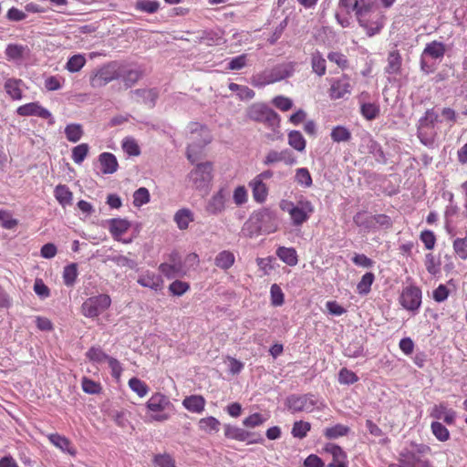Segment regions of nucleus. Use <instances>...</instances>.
<instances>
[{
	"label": "nucleus",
	"mask_w": 467,
	"mask_h": 467,
	"mask_svg": "<svg viewBox=\"0 0 467 467\" xmlns=\"http://www.w3.org/2000/svg\"><path fill=\"white\" fill-rule=\"evenodd\" d=\"M271 303L275 306H280L284 304V293L280 286L276 284L272 285L270 289Z\"/></svg>",
	"instance_id": "nucleus-59"
},
{
	"label": "nucleus",
	"mask_w": 467,
	"mask_h": 467,
	"mask_svg": "<svg viewBox=\"0 0 467 467\" xmlns=\"http://www.w3.org/2000/svg\"><path fill=\"white\" fill-rule=\"evenodd\" d=\"M182 405L191 412L201 413L204 410L205 400L201 395H192L183 400Z\"/></svg>",
	"instance_id": "nucleus-26"
},
{
	"label": "nucleus",
	"mask_w": 467,
	"mask_h": 467,
	"mask_svg": "<svg viewBox=\"0 0 467 467\" xmlns=\"http://www.w3.org/2000/svg\"><path fill=\"white\" fill-rule=\"evenodd\" d=\"M16 112L19 116L28 117L36 116L48 120L50 125L55 123V119L51 112L43 108L38 102H31L18 107Z\"/></svg>",
	"instance_id": "nucleus-14"
},
{
	"label": "nucleus",
	"mask_w": 467,
	"mask_h": 467,
	"mask_svg": "<svg viewBox=\"0 0 467 467\" xmlns=\"http://www.w3.org/2000/svg\"><path fill=\"white\" fill-rule=\"evenodd\" d=\"M226 195L223 190L218 191L208 201L205 210L208 213L217 215L225 209Z\"/></svg>",
	"instance_id": "nucleus-19"
},
{
	"label": "nucleus",
	"mask_w": 467,
	"mask_h": 467,
	"mask_svg": "<svg viewBox=\"0 0 467 467\" xmlns=\"http://www.w3.org/2000/svg\"><path fill=\"white\" fill-rule=\"evenodd\" d=\"M129 387L140 398L145 397L149 392L148 385L138 378H131L129 380Z\"/></svg>",
	"instance_id": "nucleus-49"
},
{
	"label": "nucleus",
	"mask_w": 467,
	"mask_h": 467,
	"mask_svg": "<svg viewBox=\"0 0 467 467\" xmlns=\"http://www.w3.org/2000/svg\"><path fill=\"white\" fill-rule=\"evenodd\" d=\"M220 421L214 417H206L199 420V429L206 433L217 432L220 430Z\"/></svg>",
	"instance_id": "nucleus-39"
},
{
	"label": "nucleus",
	"mask_w": 467,
	"mask_h": 467,
	"mask_svg": "<svg viewBox=\"0 0 467 467\" xmlns=\"http://www.w3.org/2000/svg\"><path fill=\"white\" fill-rule=\"evenodd\" d=\"M130 226V223L124 219L115 218L109 221V231L111 234L114 236V238H118L124 233H126Z\"/></svg>",
	"instance_id": "nucleus-35"
},
{
	"label": "nucleus",
	"mask_w": 467,
	"mask_h": 467,
	"mask_svg": "<svg viewBox=\"0 0 467 467\" xmlns=\"http://www.w3.org/2000/svg\"><path fill=\"white\" fill-rule=\"evenodd\" d=\"M150 202V192L145 187H140L134 192L133 204L136 207H140Z\"/></svg>",
	"instance_id": "nucleus-57"
},
{
	"label": "nucleus",
	"mask_w": 467,
	"mask_h": 467,
	"mask_svg": "<svg viewBox=\"0 0 467 467\" xmlns=\"http://www.w3.org/2000/svg\"><path fill=\"white\" fill-rule=\"evenodd\" d=\"M311 430V424L307 421L298 420L295 421L291 431L293 437L297 439H304L306 437L308 431Z\"/></svg>",
	"instance_id": "nucleus-46"
},
{
	"label": "nucleus",
	"mask_w": 467,
	"mask_h": 467,
	"mask_svg": "<svg viewBox=\"0 0 467 467\" xmlns=\"http://www.w3.org/2000/svg\"><path fill=\"white\" fill-rule=\"evenodd\" d=\"M89 147L87 143H81L72 150V160L75 163L80 164L83 162L88 153Z\"/></svg>",
	"instance_id": "nucleus-55"
},
{
	"label": "nucleus",
	"mask_w": 467,
	"mask_h": 467,
	"mask_svg": "<svg viewBox=\"0 0 467 467\" xmlns=\"http://www.w3.org/2000/svg\"><path fill=\"white\" fill-rule=\"evenodd\" d=\"M111 305V298L109 295L100 294L87 298L81 306V313L88 318H96Z\"/></svg>",
	"instance_id": "nucleus-7"
},
{
	"label": "nucleus",
	"mask_w": 467,
	"mask_h": 467,
	"mask_svg": "<svg viewBox=\"0 0 467 467\" xmlns=\"http://www.w3.org/2000/svg\"><path fill=\"white\" fill-rule=\"evenodd\" d=\"M446 47L443 43L439 41H432L428 43L421 55V67H423V57L427 56L434 59H441L444 57Z\"/></svg>",
	"instance_id": "nucleus-23"
},
{
	"label": "nucleus",
	"mask_w": 467,
	"mask_h": 467,
	"mask_svg": "<svg viewBox=\"0 0 467 467\" xmlns=\"http://www.w3.org/2000/svg\"><path fill=\"white\" fill-rule=\"evenodd\" d=\"M122 148L129 155L138 156L140 153V147L132 138H125L122 142Z\"/></svg>",
	"instance_id": "nucleus-63"
},
{
	"label": "nucleus",
	"mask_w": 467,
	"mask_h": 467,
	"mask_svg": "<svg viewBox=\"0 0 467 467\" xmlns=\"http://www.w3.org/2000/svg\"><path fill=\"white\" fill-rule=\"evenodd\" d=\"M249 186L252 188L254 201L260 203L264 202L268 194V189L265 183L254 178L250 182Z\"/></svg>",
	"instance_id": "nucleus-30"
},
{
	"label": "nucleus",
	"mask_w": 467,
	"mask_h": 467,
	"mask_svg": "<svg viewBox=\"0 0 467 467\" xmlns=\"http://www.w3.org/2000/svg\"><path fill=\"white\" fill-rule=\"evenodd\" d=\"M420 241L424 244L425 248L428 250H432L435 246L436 237L432 231L424 230L420 233Z\"/></svg>",
	"instance_id": "nucleus-64"
},
{
	"label": "nucleus",
	"mask_w": 467,
	"mask_h": 467,
	"mask_svg": "<svg viewBox=\"0 0 467 467\" xmlns=\"http://www.w3.org/2000/svg\"><path fill=\"white\" fill-rule=\"evenodd\" d=\"M146 408L150 417L154 421L163 422L168 420L174 410V406L166 395L156 392L146 402Z\"/></svg>",
	"instance_id": "nucleus-4"
},
{
	"label": "nucleus",
	"mask_w": 467,
	"mask_h": 467,
	"mask_svg": "<svg viewBox=\"0 0 467 467\" xmlns=\"http://www.w3.org/2000/svg\"><path fill=\"white\" fill-rule=\"evenodd\" d=\"M358 24L366 30L368 36H373L382 29L384 26V17L379 13H377L375 16L365 18L364 24Z\"/></svg>",
	"instance_id": "nucleus-21"
},
{
	"label": "nucleus",
	"mask_w": 467,
	"mask_h": 467,
	"mask_svg": "<svg viewBox=\"0 0 467 467\" xmlns=\"http://www.w3.org/2000/svg\"><path fill=\"white\" fill-rule=\"evenodd\" d=\"M159 270L168 279L182 277L188 272V268L183 263L161 264L159 265Z\"/></svg>",
	"instance_id": "nucleus-20"
},
{
	"label": "nucleus",
	"mask_w": 467,
	"mask_h": 467,
	"mask_svg": "<svg viewBox=\"0 0 467 467\" xmlns=\"http://www.w3.org/2000/svg\"><path fill=\"white\" fill-rule=\"evenodd\" d=\"M287 140L290 147L299 152L305 151L306 141L302 133L298 130H292L287 135Z\"/></svg>",
	"instance_id": "nucleus-34"
},
{
	"label": "nucleus",
	"mask_w": 467,
	"mask_h": 467,
	"mask_svg": "<svg viewBox=\"0 0 467 467\" xmlns=\"http://www.w3.org/2000/svg\"><path fill=\"white\" fill-rule=\"evenodd\" d=\"M224 435L229 439L244 441L249 438L250 433L244 429L235 426L225 425Z\"/></svg>",
	"instance_id": "nucleus-38"
},
{
	"label": "nucleus",
	"mask_w": 467,
	"mask_h": 467,
	"mask_svg": "<svg viewBox=\"0 0 467 467\" xmlns=\"http://www.w3.org/2000/svg\"><path fill=\"white\" fill-rule=\"evenodd\" d=\"M121 75V66L117 62L107 63L96 69L90 76V86L94 88H101L109 82L119 79Z\"/></svg>",
	"instance_id": "nucleus-6"
},
{
	"label": "nucleus",
	"mask_w": 467,
	"mask_h": 467,
	"mask_svg": "<svg viewBox=\"0 0 467 467\" xmlns=\"http://www.w3.org/2000/svg\"><path fill=\"white\" fill-rule=\"evenodd\" d=\"M439 113L434 109H427L424 115L419 119L417 126V136L420 141L432 148L438 136L436 125L441 120Z\"/></svg>",
	"instance_id": "nucleus-2"
},
{
	"label": "nucleus",
	"mask_w": 467,
	"mask_h": 467,
	"mask_svg": "<svg viewBox=\"0 0 467 467\" xmlns=\"http://www.w3.org/2000/svg\"><path fill=\"white\" fill-rule=\"evenodd\" d=\"M352 90L350 79L347 76L335 80L330 87L329 96L332 99H338L349 95Z\"/></svg>",
	"instance_id": "nucleus-16"
},
{
	"label": "nucleus",
	"mask_w": 467,
	"mask_h": 467,
	"mask_svg": "<svg viewBox=\"0 0 467 467\" xmlns=\"http://www.w3.org/2000/svg\"><path fill=\"white\" fill-rule=\"evenodd\" d=\"M82 389L88 394H98L101 390L100 384L84 377L82 379Z\"/></svg>",
	"instance_id": "nucleus-61"
},
{
	"label": "nucleus",
	"mask_w": 467,
	"mask_h": 467,
	"mask_svg": "<svg viewBox=\"0 0 467 467\" xmlns=\"http://www.w3.org/2000/svg\"><path fill=\"white\" fill-rule=\"evenodd\" d=\"M130 96L137 102H142L152 108L155 106L159 92L156 88H138L131 90Z\"/></svg>",
	"instance_id": "nucleus-17"
},
{
	"label": "nucleus",
	"mask_w": 467,
	"mask_h": 467,
	"mask_svg": "<svg viewBox=\"0 0 467 467\" xmlns=\"http://www.w3.org/2000/svg\"><path fill=\"white\" fill-rule=\"evenodd\" d=\"M26 47L17 44H9L5 48V56L8 60L19 61L24 57Z\"/></svg>",
	"instance_id": "nucleus-40"
},
{
	"label": "nucleus",
	"mask_w": 467,
	"mask_h": 467,
	"mask_svg": "<svg viewBox=\"0 0 467 467\" xmlns=\"http://www.w3.org/2000/svg\"><path fill=\"white\" fill-rule=\"evenodd\" d=\"M193 221L194 214L188 208L180 209L174 214V222L180 230H186Z\"/></svg>",
	"instance_id": "nucleus-28"
},
{
	"label": "nucleus",
	"mask_w": 467,
	"mask_h": 467,
	"mask_svg": "<svg viewBox=\"0 0 467 467\" xmlns=\"http://www.w3.org/2000/svg\"><path fill=\"white\" fill-rule=\"evenodd\" d=\"M401 66V58L398 53L392 52L388 57V66L386 72L389 74H397Z\"/></svg>",
	"instance_id": "nucleus-54"
},
{
	"label": "nucleus",
	"mask_w": 467,
	"mask_h": 467,
	"mask_svg": "<svg viewBox=\"0 0 467 467\" xmlns=\"http://www.w3.org/2000/svg\"><path fill=\"white\" fill-rule=\"evenodd\" d=\"M358 380V377L351 370L343 368L338 373V381L341 384L350 385Z\"/></svg>",
	"instance_id": "nucleus-58"
},
{
	"label": "nucleus",
	"mask_w": 467,
	"mask_h": 467,
	"mask_svg": "<svg viewBox=\"0 0 467 467\" xmlns=\"http://www.w3.org/2000/svg\"><path fill=\"white\" fill-rule=\"evenodd\" d=\"M86 61L84 55L77 54L69 57L65 67L71 73L78 72L85 66Z\"/></svg>",
	"instance_id": "nucleus-44"
},
{
	"label": "nucleus",
	"mask_w": 467,
	"mask_h": 467,
	"mask_svg": "<svg viewBox=\"0 0 467 467\" xmlns=\"http://www.w3.org/2000/svg\"><path fill=\"white\" fill-rule=\"evenodd\" d=\"M330 136L332 140L337 143L348 142L352 138L350 130L341 125L334 127L331 130Z\"/></svg>",
	"instance_id": "nucleus-36"
},
{
	"label": "nucleus",
	"mask_w": 467,
	"mask_h": 467,
	"mask_svg": "<svg viewBox=\"0 0 467 467\" xmlns=\"http://www.w3.org/2000/svg\"><path fill=\"white\" fill-rule=\"evenodd\" d=\"M212 170L213 167L211 162H202L197 164L188 175V179L192 186L197 190L206 188L213 178Z\"/></svg>",
	"instance_id": "nucleus-11"
},
{
	"label": "nucleus",
	"mask_w": 467,
	"mask_h": 467,
	"mask_svg": "<svg viewBox=\"0 0 467 467\" xmlns=\"http://www.w3.org/2000/svg\"><path fill=\"white\" fill-rule=\"evenodd\" d=\"M375 275L373 273H366L357 285V290L360 295H367L370 291V287L374 282Z\"/></svg>",
	"instance_id": "nucleus-48"
},
{
	"label": "nucleus",
	"mask_w": 467,
	"mask_h": 467,
	"mask_svg": "<svg viewBox=\"0 0 467 467\" xmlns=\"http://www.w3.org/2000/svg\"><path fill=\"white\" fill-rule=\"evenodd\" d=\"M317 403V400L311 394L290 395L285 400V405L292 413L312 412L316 408H318Z\"/></svg>",
	"instance_id": "nucleus-9"
},
{
	"label": "nucleus",
	"mask_w": 467,
	"mask_h": 467,
	"mask_svg": "<svg viewBox=\"0 0 467 467\" xmlns=\"http://www.w3.org/2000/svg\"><path fill=\"white\" fill-rule=\"evenodd\" d=\"M65 135L68 141L70 142H78L82 135L83 130L80 124H68L65 128Z\"/></svg>",
	"instance_id": "nucleus-45"
},
{
	"label": "nucleus",
	"mask_w": 467,
	"mask_h": 467,
	"mask_svg": "<svg viewBox=\"0 0 467 467\" xmlns=\"http://www.w3.org/2000/svg\"><path fill=\"white\" fill-rule=\"evenodd\" d=\"M77 276H78V269H77V265L75 264L67 265L64 268L63 280H64V284L67 286H72L76 282Z\"/></svg>",
	"instance_id": "nucleus-56"
},
{
	"label": "nucleus",
	"mask_w": 467,
	"mask_h": 467,
	"mask_svg": "<svg viewBox=\"0 0 467 467\" xmlns=\"http://www.w3.org/2000/svg\"><path fill=\"white\" fill-rule=\"evenodd\" d=\"M295 181L301 186L308 188L313 181L309 171L306 168H298L296 171Z\"/></svg>",
	"instance_id": "nucleus-50"
},
{
	"label": "nucleus",
	"mask_w": 467,
	"mask_h": 467,
	"mask_svg": "<svg viewBox=\"0 0 467 467\" xmlns=\"http://www.w3.org/2000/svg\"><path fill=\"white\" fill-rule=\"evenodd\" d=\"M311 66L313 72H315L317 76L322 77L326 74V59L322 57L319 51H316L312 54Z\"/></svg>",
	"instance_id": "nucleus-37"
},
{
	"label": "nucleus",
	"mask_w": 467,
	"mask_h": 467,
	"mask_svg": "<svg viewBox=\"0 0 467 467\" xmlns=\"http://www.w3.org/2000/svg\"><path fill=\"white\" fill-rule=\"evenodd\" d=\"M235 257L234 254L228 251L224 250L220 252L215 259H214V265L223 270H227L234 264Z\"/></svg>",
	"instance_id": "nucleus-32"
},
{
	"label": "nucleus",
	"mask_w": 467,
	"mask_h": 467,
	"mask_svg": "<svg viewBox=\"0 0 467 467\" xmlns=\"http://www.w3.org/2000/svg\"><path fill=\"white\" fill-rule=\"evenodd\" d=\"M190 289L188 283L175 280L169 285V290L174 296H181Z\"/></svg>",
	"instance_id": "nucleus-60"
},
{
	"label": "nucleus",
	"mask_w": 467,
	"mask_h": 467,
	"mask_svg": "<svg viewBox=\"0 0 467 467\" xmlns=\"http://www.w3.org/2000/svg\"><path fill=\"white\" fill-rule=\"evenodd\" d=\"M152 462L155 467H177L173 457L168 453L154 455Z\"/></svg>",
	"instance_id": "nucleus-51"
},
{
	"label": "nucleus",
	"mask_w": 467,
	"mask_h": 467,
	"mask_svg": "<svg viewBox=\"0 0 467 467\" xmlns=\"http://www.w3.org/2000/svg\"><path fill=\"white\" fill-rule=\"evenodd\" d=\"M143 76V72L140 68L125 69L121 66L120 78L126 88L134 86Z\"/></svg>",
	"instance_id": "nucleus-27"
},
{
	"label": "nucleus",
	"mask_w": 467,
	"mask_h": 467,
	"mask_svg": "<svg viewBox=\"0 0 467 467\" xmlns=\"http://www.w3.org/2000/svg\"><path fill=\"white\" fill-rule=\"evenodd\" d=\"M21 82V80L9 78L5 83V91L13 99L18 100L22 99Z\"/></svg>",
	"instance_id": "nucleus-41"
},
{
	"label": "nucleus",
	"mask_w": 467,
	"mask_h": 467,
	"mask_svg": "<svg viewBox=\"0 0 467 467\" xmlns=\"http://www.w3.org/2000/svg\"><path fill=\"white\" fill-rule=\"evenodd\" d=\"M355 224L366 231L374 229V215H369L367 212H358L353 217Z\"/></svg>",
	"instance_id": "nucleus-33"
},
{
	"label": "nucleus",
	"mask_w": 467,
	"mask_h": 467,
	"mask_svg": "<svg viewBox=\"0 0 467 467\" xmlns=\"http://www.w3.org/2000/svg\"><path fill=\"white\" fill-rule=\"evenodd\" d=\"M279 206L282 211L289 214L295 227L302 226L314 213L312 202L305 198H301L296 203L288 200H282Z\"/></svg>",
	"instance_id": "nucleus-3"
},
{
	"label": "nucleus",
	"mask_w": 467,
	"mask_h": 467,
	"mask_svg": "<svg viewBox=\"0 0 467 467\" xmlns=\"http://www.w3.org/2000/svg\"><path fill=\"white\" fill-rule=\"evenodd\" d=\"M278 162L292 166L296 163V157L289 149H284L281 151L271 150L263 160V163L265 166H271Z\"/></svg>",
	"instance_id": "nucleus-15"
},
{
	"label": "nucleus",
	"mask_w": 467,
	"mask_h": 467,
	"mask_svg": "<svg viewBox=\"0 0 467 467\" xmlns=\"http://www.w3.org/2000/svg\"><path fill=\"white\" fill-rule=\"evenodd\" d=\"M193 141L187 148V159L195 163L203 157V148L211 141L209 130L198 123L192 124Z\"/></svg>",
	"instance_id": "nucleus-5"
},
{
	"label": "nucleus",
	"mask_w": 467,
	"mask_h": 467,
	"mask_svg": "<svg viewBox=\"0 0 467 467\" xmlns=\"http://www.w3.org/2000/svg\"><path fill=\"white\" fill-rule=\"evenodd\" d=\"M421 290L416 285H408L403 288L400 296V305L408 311L416 312L421 305Z\"/></svg>",
	"instance_id": "nucleus-12"
},
{
	"label": "nucleus",
	"mask_w": 467,
	"mask_h": 467,
	"mask_svg": "<svg viewBox=\"0 0 467 467\" xmlns=\"http://www.w3.org/2000/svg\"><path fill=\"white\" fill-rule=\"evenodd\" d=\"M453 249L461 259L467 258V238H457L453 242Z\"/></svg>",
	"instance_id": "nucleus-62"
},
{
	"label": "nucleus",
	"mask_w": 467,
	"mask_h": 467,
	"mask_svg": "<svg viewBox=\"0 0 467 467\" xmlns=\"http://www.w3.org/2000/svg\"><path fill=\"white\" fill-rule=\"evenodd\" d=\"M247 116L250 119L262 122L269 127L279 125V117L276 112L263 104H254L247 110Z\"/></svg>",
	"instance_id": "nucleus-8"
},
{
	"label": "nucleus",
	"mask_w": 467,
	"mask_h": 467,
	"mask_svg": "<svg viewBox=\"0 0 467 467\" xmlns=\"http://www.w3.org/2000/svg\"><path fill=\"white\" fill-rule=\"evenodd\" d=\"M86 357L92 362L102 363L108 361L109 356H108L99 347H92L86 353Z\"/></svg>",
	"instance_id": "nucleus-53"
},
{
	"label": "nucleus",
	"mask_w": 467,
	"mask_h": 467,
	"mask_svg": "<svg viewBox=\"0 0 467 467\" xmlns=\"http://www.w3.org/2000/svg\"><path fill=\"white\" fill-rule=\"evenodd\" d=\"M137 283L143 287H147L154 291L161 290L163 286V280L161 276L149 270L141 273L138 276Z\"/></svg>",
	"instance_id": "nucleus-18"
},
{
	"label": "nucleus",
	"mask_w": 467,
	"mask_h": 467,
	"mask_svg": "<svg viewBox=\"0 0 467 467\" xmlns=\"http://www.w3.org/2000/svg\"><path fill=\"white\" fill-rule=\"evenodd\" d=\"M295 71L292 63L280 64L258 76L259 85L265 86L289 78Z\"/></svg>",
	"instance_id": "nucleus-10"
},
{
	"label": "nucleus",
	"mask_w": 467,
	"mask_h": 467,
	"mask_svg": "<svg viewBox=\"0 0 467 467\" xmlns=\"http://www.w3.org/2000/svg\"><path fill=\"white\" fill-rule=\"evenodd\" d=\"M360 113L368 120L375 119L379 114V106L376 103H362Z\"/></svg>",
	"instance_id": "nucleus-47"
},
{
	"label": "nucleus",
	"mask_w": 467,
	"mask_h": 467,
	"mask_svg": "<svg viewBox=\"0 0 467 467\" xmlns=\"http://www.w3.org/2000/svg\"><path fill=\"white\" fill-rule=\"evenodd\" d=\"M275 221V213L270 209L264 208L250 216L249 220L244 223L243 231L249 237L258 234L262 231L272 232L276 228L275 225L274 226Z\"/></svg>",
	"instance_id": "nucleus-1"
},
{
	"label": "nucleus",
	"mask_w": 467,
	"mask_h": 467,
	"mask_svg": "<svg viewBox=\"0 0 467 467\" xmlns=\"http://www.w3.org/2000/svg\"><path fill=\"white\" fill-rule=\"evenodd\" d=\"M229 89L235 92L240 99L249 100L254 97V91L247 86H242L236 83H230L228 86Z\"/></svg>",
	"instance_id": "nucleus-42"
},
{
	"label": "nucleus",
	"mask_w": 467,
	"mask_h": 467,
	"mask_svg": "<svg viewBox=\"0 0 467 467\" xmlns=\"http://www.w3.org/2000/svg\"><path fill=\"white\" fill-rule=\"evenodd\" d=\"M373 3L366 0H358V7L356 8L355 15L358 23H365V18L375 16L373 9Z\"/></svg>",
	"instance_id": "nucleus-29"
},
{
	"label": "nucleus",
	"mask_w": 467,
	"mask_h": 467,
	"mask_svg": "<svg viewBox=\"0 0 467 467\" xmlns=\"http://www.w3.org/2000/svg\"><path fill=\"white\" fill-rule=\"evenodd\" d=\"M101 165V171L104 174H112L118 169V161L114 154L109 152H103L99 157Z\"/></svg>",
	"instance_id": "nucleus-25"
},
{
	"label": "nucleus",
	"mask_w": 467,
	"mask_h": 467,
	"mask_svg": "<svg viewBox=\"0 0 467 467\" xmlns=\"http://www.w3.org/2000/svg\"><path fill=\"white\" fill-rule=\"evenodd\" d=\"M55 197L63 207L71 205L73 193L67 185L58 184L54 191Z\"/></svg>",
	"instance_id": "nucleus-31"
},
{
	"label": "nucleus",
	"mask_w": 467,
	"mask_h": 467,
	"mask_svg": "<svg viewBox=\"0 0 467 467\" xmlns=\"http://www.w3.org/2000/svg\"><path fill=\"white\" fill-rule=\"evenodd\" d=\"M426 450H428L427 447L420 446L416 451L410 450L402 451L400 454V467H428V462L420 456Z\"/></svg>",
	"instance_id": "nucleus-13"
},
{
	"label": "nucleus",
	"mask_w": 467,
	"mask_h": 467,
	"mask_svg": "<svg viewBox=\"0 0 467 467\" xmlns=\"http://www.w3.org/2000/svg\"><path fill=\"white\" fill-rule=\"evenodd\" d=\"M48 441L57 448L71 456L77 454V450L72 445L71 441L65 436L58 433H51L47 435Z\"/></svg>",
	"instance_id": "nucleus-22"
},
{
	"label": "nucleus",
	"mask_w": 467,
	"mask_h": 467,
	"mask_svg": "<svg viewBox=\"0 0 467 467\" xmlns=\"http://www.w3.org/2000/svg\"><path fill=\"white\" fill-rule=\"evenodd\" d=\"M431 431L440 441H446L450 439L448 429L439 421H433L431 425Z\"/></svg>",
	"instance_id": "nucleus-52"
},
{
	"label": "nucleus",
	"mask_w": 467,
	"mask_h": 467,
	"mask_svg": "<svg viewBox=\"0 0 467 467\" xmlns=\"http://www.w3.org/2000/svg\"><path fill=\"white\" fill-rule=\"evenodd\" d=\"M349 431V428L342 425L336 424L335 426L325 429L324 435L327 439L334 440L339 437L346 436Z\"/></svg>",
	"instance_id": "nucleus-43"
},
{
	"label": "nucleus",
	"mask_w": 467,
	"mask_h": 467,
	"mask_svg": "<svg viewBox=\"0 0 467 467\" xmlns=\"http://www.w3.org/2000/svg\"><path fill=\"white\" fill-rule=\"evenodd\" d=\"M276 256L289 266H295L298 263L296 250L293 247L279 246L275 251Z\"/></svg>",
	"instance_id": "nucleus-24"
}]
</instances>
